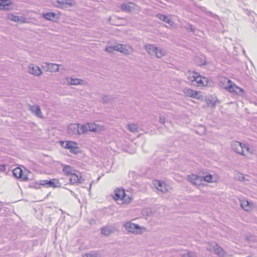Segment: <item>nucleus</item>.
I'll return each instance as SVG.
<instances>
[{
	"instance_id": "1",
	"label": "nucleus",
	"mask_w": 257,
	"mask_h": 257,
	"mask_svg": "<svg viewBox=\"0 0 257 257\" xmlns=\"http://www.w3.org/2000/svg\"><path fill=\"white\" fill-rule=\"evenodd\" d=\"M123 226L125 230L132 233L136 234H141L142 233V228L138 224L127 222L124 223Z\"/></svg>"
},
{
	"instance_id": "2",
	"label": "nucleus",
	"mask_w": 257,
	"mask_h": 257,
	"mask_svg": "<svg viewBox=\"0 0 257 257\" xmlns=\"http://www.w3.org/2000/svg\"><path fill=\"white\" fill-rule=\"evenodd\" d=\"M97 128L98 125L95 123H87L83 125L79 124V135L85 134L88 131L95 132Z\"/></svg>"
},
{
	"instance_id": "3",
	"label": "nucleus",
	"mask_w": 257,
	"mask_h": 257,
	"mask_svg": "<svg viewBox=\"0 0 257 257\" xmlns=\"http://www.w3.org/2000/svg\"><path fill=\"white\" fill-rule=\"evenodd\" d=\"M53 5L62 9H68L74 5V2L72 0H53Z\"/></svg>"
},
{
	"instance_id": "4",
	"label": "nucleus",
	"mask_w": 257,
	"mask_h": 257,
	"mask_svg": "<svg viewBox=\"0 0 257 257\" xmlns=\"http://www.w3.org/2000/svg\"><path fill=\"white\" fill-rule=\"evenodd\" d=\"M61 146L65 149H68L70 153L77 154L79 152V148L77 144L72 141L61 142Z\"/></svg>"
},
{
	"instance_id": "5",
	"label": "nucleus",
	"mask_w": 257,
	"mask_h": 257,
	"mask_svg": "<svg viewBox=\"0 0 257 257\" xmlns=\"http://www.w3.org/2000/svg\"><path fill=\"white\" fill-rule=\"evenodd\" d=\"M227 85L226 86V89H227L230 92H234L236 94H242L243 93V89L240 88L239 87L235 85L234 84H232V82L231 80L228 79L227 80Z\"/></svg>"
},
{
	"instance_id": "6",
	"label": "nucleus",
	"mask_w": 257,
	"mask_h": 257,
	"mask_svg": "<svg viewBox=\"0 0 257 257\" xmlns=\"http://www.w3.org/2000/svg\"><path fill=\"white\" fill-rule=\"evenodd\" d=\"M67 131L70 137H74L79 135V124L71 123L69 124Z\"/></svg>"
},
{
	"instance_id": "7",
	"label": "nucleus",
	"mask_w": 257,
	"mask_h": 257,
	"mask_svg": "<svg viewBox=\"0 0 257 257\" xmlns=\"http://www.w3.org/2000/svg\"><path fill=\"white\" fill-rule=\"evenodd\" d=\"M243 144L237 141H233L231 143V149L232 150L240 155L243 154Z\"/></svg>"
},
{
	"instance_id": "8",
	"label": "nucleus",
	"mask_w": 257,
	"mask_h": 257,
	"mask_svg": "<svg viewBox=\"0 0 257 257\" xmlns=\"http://www.w3.org/2000/svg\"><path fill=\"white\" fill-rule=\"evenodd\" d=\"M28 72L29 73L37 76H40L42 73L41 69L33 64H31L28 66Z\"/></svg>"
},
{
	"instance_id": "9",
	"label": "nucleus",
	"mask_w": 257,
	"mask_h": 257,
	"mask_svg": "<svg viewBox=\"0 0 257 257\" xmlns=\"http://www.w3.org/2000/svg\"><path fill=\"white\" fill-rule=\"evenodd\" d=\"M200 179V175H197L194 174H191L187 176V180L194 185H200L201 183Z\"/></svg>"
},
{
	"instance_id": "10",
	"label": "nucleus",
	"mask_w": 257,
	"mask_h": 257,
	"mask_svg": "<svg viewBox=\"0 0 257 257\" xmlns=\"http://www.w3.org/2000/svg\"><path fill=\"white\" fill-rule=\"evenodd\" d=\"M154 184L156 189L163 193H166L169 191V186L164 182L157 180Z\"/></svg>"
},
{
	"instance_id": "11",
	"label": "nucleus",
	"mask_w": 257,
	"mask_h": 257,
	"mask_svg": "<svg viewBox=\"0 0 257 257\" xmlns=\"http://www.w3.org/2000/svg\"><path fill=\"white\" fill-rule=\"evenodd\" d=\"M13 175L17 178L21 179L22 181H26L28 179L27 176L24 175L23 170L19 167L13 170Z\"/></svg>"
},
{
	"instance_id": "12",
	"label": "nucleus",
	"mask_w": 257,
	"mask_h": 257,
	"mask_svg": "<svg viewBox=\"0 0 257 257\" xmlns=\"http://www.w3.org/2000/svg\"><path fill=\"white\" fill-rule=\"evenodd\" d=\"M183 94L188 97H190L195 99H200V97L199 95L198 92L195 90L189 89L185 88L183 91Z\"/></svg>"
},
{
	"instance_id": "13",
	"label": "nucleus",
	"mask_w": 257,
	"mask_h": 257,
	"mask_svg": "<svg viewBox=\"0 0 257 257\" xmlns=\"http://www.w3.org/2000/svg\"><path fill=\"white\" fill-rule=\"evenodd\" d=\"M134 51V49L132 47L126 45L119 44L118 52H120L124 54H130Z\"/></svg>"
},
{
	"instance_id": "14",
	"label": "nucleus",
	"mask_w": 257,
	"mask_h": 257,
	"mask_svg": "<svg viewBox=\"0 0 257 257\" xmlns=\"http://www.w3.org/2000/svg\"><path fill=\"white\" fill-rule=\"evenodd\" d=\"M193 79L192 81H195L198 85H205L207 83L206 79L205 77H202L198 73H195L193 76Z\"/></svg>"
},
{
	"instance_id": "15",
	"label": "nucleus",
	"mask_w": 257,
	"mask_h": 257,
	"mask_svg": "<svg viewBox=\"0 0 257 257\" xmlns=\"http://www.w3.org/2000/svg\"><path fill=\"white\" fill-rule=\"evenodd\" d=\"M84 180L82 178L81 175H78L75 173H72L69 178V181L72 184L82 183Z\"/></svg>"
},
{
	"instance_id": "16",
	"label": "nucleus",
	"mask_w": 257,
	"mask_h": 257,
	"mask_svg": "<svg viewBox=\"0 0 257 257\" xmlns=\"http://www.w3.org/2000/svg\"><path fill=\"white\" fill-rule=\"evenodd\" d=\"M43 68V69H46V71L50 72H57L59 71V65L54 63H46Z\"/></svg>"
},
{
	"instance_id": "17",
	"label": "nucleus",
	"mask_w": 257,
	"mask_h": 257,
	"mask_svg": "<svg viewBox=\"0 0 257 257\" xmlns=\"http://www.w3.org/2000/svg\"><path fill=\"white\" fill-rule=\"evenodd\" d=\"M123 195H124V190L122 188H117L114 191V199L115 200H120Z\"/></svg>"
},
{
	"instance_id": "18",
	"label": "nucleus",
	"mask_w": 257,
	"mask_h": 257,
	"mask_svg": "<svg viewBox=\"0 0 257 257\" xmlns=\"http://www.w3.org/2000/svg\"><path fill=\"white\" fill-rule=\"evenodd\" d=\"M113 232L114 227L112 226H103L101 228V233L105 236H108Z\"/></svg>"
},
{
	"instance_id": "19",
	"label": "nucleus",
	"mask_w": 257,
	"mask_h": 257,
	"mask_svg": "<svg viewBox=\"0 0 257 257\" xmlns=\"http://www.w3.org/2000/svg\"><path fill=\"white\" fill-rule=\"evenodd\" d=\"M8 19L11 20V21H14L15 22H20L21 23H26V20L23 17H20L18 16H15L13 14H10L8 15Z\"/></svg>"
},
{
	"instance_id": "20",
	"label": "nucleus",
	"mask_w": 257,
	"mask_h": 257,
	"mask_svg": "<svg viewBox=\"0 0 257 257\" xmlns=\"http://www.w3.org/2000/svg\"><path fill=\"white\" fill-rule=\"evenodd\" d=\"M157 17L160 20L168 24L170 26H173L174 24L173 21L171 20L170 18L164 15L159 14L157 15Z\"/></svg>"
},
{
	"instance_id": "21",
	"label": "nucleus",
	"mask_w": 257,
	"mask_h": 257,
	"mask_svg": "<svg viewBox=\"0 0 257 257\" xmlns=\"http://www.w3.org/2000/svg\"><path fill=\"white\" fill-rule=\"evenodd\" d=\"M30 110L32 112L35 114L37 116L39 117H42V112L40 108L38 105H31L30 106Z\"/></svg>"
},
{
	"instance_id": "22",
	"label": "nucleus",
	"mask_w": 257,
	"mask_h": 257,
	"mask_svg": "<svg viewBox=\"0 0 257 257\" xmlns=\"http://www.w3.org/2000/svg\"><path fill=\"white\" fill-rule=\"evenodd\" d=\"M183 27L185 29L187 32H192L195 35H197L196 32L198 31V30L190 23H186L183 25Z\"/></svg>"
},
{
	"instance_id": "23",
	"label": "nucleus",
	"mask_w": 257,
	"mask_h": 257,
	"mask_svg": "<svg viewBox=\"0 0 257 257\" xmlns=\"http://www.w3.org/2000/svg\"><path fill=\"white\" fill-rule=\"evenodd\" d=\"M145 49L150 55L155 54L157 50V47L155 45L148 44L145 46Z\"/></svg>"
},
{
	"instance_id": "24",
	"label": "nucleus",
	"mask_w": 257,
	"mask_h": 257,
	"mask_svg": "<svg viewBox=\"0 0 257 257\" xmlns=\"http://www.w3.org/2000/svg\"><path fill=\"white\" fill-rule=\"evenodd\" d=\"M180 255L181 257H198L197 254L195 252L187 250L181 251Z\"/></svg>"
},
{
	"instance_id": "25",
	"label": "nucleus",
	"mask_w": 257,
	"mask_h": 257,
	"mask_svg": "<svg viewBox=\"0 0 257 257\" xmlns=\"http://www.w3.org/2000/svg\"><path fill=\"white\" fill-rule=\"evenodd\" d=\"M167 54V51L166 49L164 48H158L157 47V50L155 55L158 58H160L164 56H166Z\"/></svg>"
},
{
	"instance_id": "26",
	"label": "nucleus",
	"mask_w": 257,
	"mask_h": 257,
	"mask_svg": "<svg viewBox=\"0 0 257 257\" xmlns=\"http://www.w3.org/2000/svg\"><path fill=\"white\" fill-rule=\"evenodd\" d=\"M56 14L55 13L50 12L44 14L43 15V17L44 19L47 20L53 21L55 18H56Z\"/></svg>"
},
{
	"instance_id": "27",
	"label": "nucleus",
	"mask_w": 257,
	"mask_h": 257,
	"mask_svg": "<svg viewBox=\"0 0 257 257\" xmlns=\"http://www.w3.org/2000/svg\"><path fill=\"white\" fill-rule=\"evenodd\" d=\"M60 183L57 179H52L48 181V187H60Z\"/></svg>"
},
{
	"instance_id": "28",
	"label": "nucleus",
	"mask_w": 257,
	"mask_h": 257,
	"mask_svg": "<svg viewBox=\"0 0 257 257\" xmlns=\"http://www.w3.org/2000/svg\"><path fill=\"white\" fill-rule=\"evenodd\" d=\"M119 49V44L112 46H107L105 48V51L109 53H112L114 51H118Z\"/></svg>"
},
{
	"instance_id": "29",
	"label": "nucleus",
	"mask_w": 257,
	"mask_h": 257,
	"mask_svg": "<svg viewBox=\"0 0 257 257\" xmlns=\"http://www.w3.org/2000/svg\"><path fill=\"white\" fill-rule=\"evenodd\" d=\"M83 80L78 78H70L68 80V83L71 85H79L82 83Z\"/></svg>"
},
{
	"instance_id": "30",
	"label": "nucleus",
	"mask_w": 257,
	"mask_h": 257,
	"mask_svg": "<svg viewBox=\"0 0 257 257\" xmlns=\"http://www.w3.org/2000/svg\"><path fill=\"white\" fill-rule=\"evenodd\" d=\"M200 182L205 181L207 182H211L212 180V176L210 174H207L205 176H201L200 175Z\"/></svg>"
},
{
	"instance_id": "31",
	"label": "nucleus",
	"mask_w": 257,
	"mask_h": 257,
	"mask_svg": "<svg viewBox=\"0 0 257 257\" xmlns=\"http://www.w3.org/2000/svg\"><path fill=\"white\" fill-rule=\"evenodd\" d=\"M216 247L214 248L215 253L220 256H223L225 255L224 250L217 244L216 245Z\"/></svg>"
},
{
	"instance_id": "32",
	"label": "nucleus",
	"mask_w": 257,
	"mask_h": 257,
	"mask_svg": "<svg viewBox=\"0 0 257 257\" xmlns=\"http://www.w3.org/2000/svg\"><path fill=\"white\" fill-rule=\"evenodd\" d=\"M121 9L123 11L131 12L133 8L129 4H122L120 6Z\"/></svg>"
},
{
	"instance_id": "33",
	"label": "nucleus",
	"mask_w": 257,
	"mask_h": 257,
	"mask_svg": "<svg viewBox=\"0 0 257 257\" xmlns=\"http://www.w3.org/2000/svg\"><path fill=\"white\" fill-rule=\"evenodd\" d=\"M241 207L245 210H248L250 208L249 202L246 200H242L240 201Z\"/></svg>"
},
{
	"instance_id": "34",
	"label": "nucleus",
	"mask_w": 257,
	"mask_h": 257,
	"mask_svg": "<svg viewBox=\"0 0 257 257\" xmlns=\"http://www.w3.org/2000/svg\"><path fill=\"white\" fill-rule=\"evenodd\" d=\"M128 129L132 133L138 132L139 127L135 124H130L128 125Z\"/></svg>"
},
{
	"instance_id": "35",
	"label": "nucleus",
	"mask_w": 257,
	"mask_h": 257,
	"mask_svg": "<svg viewBox=\"0 0 257 257\" xmlns=\"http://www.w3.org/2000/svg\"><path fill=\"white\" fill-rule=\"evenodd\" d=\"M63 171L66 174H71L72 167L68 165H64L63 168Z\"/></svg>"
},
{
	"instance_id": "36",
	"label": "nucleus",
	"mask_w": 257,
	"mask_h": 257,
	"mask_svg": "<svg viewBox=\"0 0 257 257\" xmlns=\"http://www.w3.org/2000/svg\"><path fill=\"white\" fill-rule=\"evenodd\" d=\"M132 200L131 197H130L128 195H127L124 193V195H123L120 201H122L123 203H129Z\"/></svg>"
},
{
	"instance_id": "37",
	"label": "nucleus",
	"mask_w": 257,
	"mask_h": 257,
	"mask_svg": "<svg viewBox=\"0 0 257 257\" xmlns=\"http://www.w3.org/2000/svg\"><path fill=\"white\" fill-rule=\"evenodd\" d=\"M0 6L3 7L1 8V9L8 10L9 5L6 4V1L0 0Z\"/></svg>"
},
{
	"instance_id": "38",
	"label": "nucleus",
	"mask_w": 257,
	"mask_h": 257,
	"mask_svg": "<svg viewBox=\"0 0 257 257\" xmlns=\"http://www.w3.org/2000/svg\"><path fill=\"white\" fill-rule=\"evenodd\" d=\"M242 149H242L243 150V154H241L242 155L245 156L246 155L245 154V152L248 153H250V149L249 148V147L244 144L243 145Z\"/></svg>"
},
{
	"instance_id": "39",
	"label": "nucleus",
	"mask_w": 257,
	"mask_h": 257,
	"mask_svg": "<svg viewBox=\"0 0 257 257\" xmlns=\"http://www.w3.org/2000/svg\"><path fill=\"white\" fill-rule=\"evenodd\" d=\"M102 100L104 102H110L112 99L111 97H110L108 95H104L101 98Z\"/></svg>"
},
{
	"instance_id": "40",
	"label": "nucleus",
	"mask_w": 257,
	"mask_h": 257,
	"mask_svg": "<svg viewBox=\"0 0 257 257\" xmlns=\"http://www.w3.org/2000/svg\"><path fill=\"white\" fill-rule=\"evenodd\" d=\"M48 181L47 180H40V184L42 186H45L48 187Z\"/></svg>"
},
{
	"instance_id": "41",
	"label": "nucleus",
	"mask_w": 257,
	"mask_h": 257,
	"mask_svg": "<svg viewBox=\"0 0 257 257\" xmlns=\"http://www.w3.org/2000/svg\"><path fill=\"white\" fill-rule=\"evenodd\" d=\"M90 256L91 257H101L100 254L96 252H90Z\"/></svg>"
},
{
	"instance_id": "42",
	"label": "nucleus",
	"mask_w": 257,
	"mask_h": 257,
	"mask_svg": "<svg viewBox=\"0 0 257 257\" xmlns=\"http://www.w3.org/2000/svg\"><path fill=\"white\" fill-rule=\"evenodd\" d=\"M159 121L161 123H164L165 122V117L164 115H161L160 116Z\"/></svg>"
},
{
	"instance_id": "43",
	"label": "nucleus",
	"mask_w": 257,
	"mask_h": 257,
	"mask_svg": "<svg viewBox=\"0 0 257 257\" xmlns=\"http://www.w3.org/2000/svg\"><path fill=\"white\" fill-rule=\"evenodd\" d=\"M6 170V166L4 165H0V171L4 172Z\"/></svg>"
},
{
	"instance_id": "44",
	"label": "nucleus",
	"mask_w": 257,
	"mask_h": 257,
	"mask_svg": "<svg viewBox=\"0 0 257 257\" xmlns=\"http://www.w3.org/2000/svg\"><path fill=\"white\" fill-rule=\"evenodd\" d=\"M210 16L211 17H212L213 18H214V19H218V16L216 15V14H211V15H210Z\"/></svg>"
},
{
	"instance_id": "45",
	"label": "nucleus",
	"mask_w": 257,
	"mask_h": 257,
	"mask_svg": "<svg viewBox=\"0 0 257 257\" xmlns=\"http://www.w3.org/2000/svg\"><path fill=\"white\" fill-rule=\"evenodd\" d=\"M83 257H91L90 252V253H86L83 255Z\"/></svg>"
},
{
	"instance_id": "46",
	"label": "nucleus",
	"mask_w": 257,
	"mask_h": 257,
	"mask_svg": "<svg viewBox=\"0 0 257 257\" xmlns=\"http://www.w3.org/2000/svg\"><path fill=\"white\" fill-rule=\"evenodd\" d=\"M210 103L212 104L213 105H215V101H210Z\"/></svg>"
},
{
	"instance_id": "47",
	"label": "nucleus",
	"mask_w": 257,
	"mask_h": 257,
	"mask_svg": "<svg viewBox=\"0 0 257 257\" xmlns=\"http://www.w3.org/2000/svg\"><path fill=\"white\" fill-rule=\"evenodd\" d=\"M238 175L239 176H240H240H241V179H242V180H244V176H243V174H238Z\"/></svg>"
},
{
	"instance_id": "48",
	"label": "nucleus",
	"mask_w": 257,
	"mask_h": 257,
	"mask_svg": "<svg viewBox=\"0 0 257 257\" xmlns=\"http://www.w3.org/2000/svg\"><path fill=\"white\" fill-rule=\"evenodd\" d=\"M91 186H92V183H90V184H89V189H88V190H89V191H90V190L91 188Z\"/></svg>"
},
{
	"instance_id": "49",
	"label": "nucleus",
	"mask_w": 257,
	"mask_h": 257,
	"mask_svg": "<svg viewBox=\"0 0 257 257\" xmlns=\"http://www.w3.org/2000/svg\"><path fill=\"white\" fill-rule=\"evenodd\" d=\"M206 64V61L204 60L202 63V65H205Z\"/></svg>"
},
{
	"instance_id": "50",
	"label": "nucleus",
	"mask_w": 257,
	"mask_h": 257,
	"mask_svg": "<svg viewBox=\"0 0 257 257\" xmlns=\"http://www.w3.org/2000/svg\"><path fill=\"white\" fill-rule=\"evenodd\" d=\"M71 194H72V195H74V193L73 191H71Z\"/></svg>"
}]
</instances>
